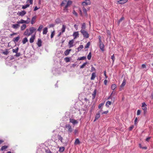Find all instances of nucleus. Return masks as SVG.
Instances as JSON below:
<instances>
[{"label":"nucleus","instance_id":"obj_1","mask_svg":"<svg viewBox=\"0 0 153 153\" xmlns=\"http://www.w3.org/2000/svg\"><path fill=\"white\" fill-rule=\"evenodd\" d=\"M80 32L83 35L84 37L86 38H88L89 37V34L85 30H81Z\"/></svg>","mask_w":153,"mask_h":153},{"label":"nucleus","instance_id":"obj_2","mask_svg":"<svg viewBox=\"0 0 153 153\" xmlns=\"http://www.w3.org/2000/svg\"><path fill=\"white\" fill-rule=\"evenodd\" d=\"M65 128L66 129H67V131L69 133H71L72 131L71 126L70 124H66L65 126Z\"/></svg>","mask_w":153,"mask_h":153},{"label":"nucleus","instance_id":"obj_3","mask_svg":"<svg viewBox=\"0 0 153 153\" xmlns=\"http://www.w3.org/2000/svg\"><path fill=\"white\" fill-rule=\"evenodd\" d=\"M72 2L71 1H68L67 2L66 5L65 6L64 8V10H67V8L68 7L70 6V5L72 4Z\"/></svg>","mask_w":153,"mask_h":153},{"label":"nucleus","instance_id":"obj_4","mask_svg":"<svg viewBox=\"0 0 153 153\" xmlns=\"http://www.w3.org/2000/svg\"><path fill=\"white\" fill-rule=\"evenodd\" d=\"M36 30V29L34 27H30V28L29 30L30 32V34L29 35H31L32 34L34 31H35Z\"/></svg>","mask_w":153,"mask_h":153},{"label":"nucleus","instance_id":"obj_5","mask_svg":"<svg viewBox=\"0 0 153 153\" xmlns=\"http://www.w3.org/2000/svg\"><path fill=\"white\" fill-rule=\"evenodd\" d=\"M35 34L34 35H33V36H32L30 38V43H32L33 42L34 40L35 39Z\"/></svg>","mask_w":153,"mask_h":153},{"label":"nucleus","instance_id":"obj_6","mask_svg":"<svg viewBox=\"0 0 153 153\" xmlns=\"http://www.w3.org/2000/svg\"><path fill=\"white\" fill-rule=\"evenodd\" d=\"M79 32L78 31L74 32L73 33V36L74 37V39H76V38L79 37Z\"/></svg>","mask_w":153,"mask_h":153},{"label":"nucleus","instance_id":"obj_7","mask_svg":"<svg viewBox=\"0 0 153 153\" xmlns=\"http://www.w3.org/2000/svg\"><path fill=\"white\" fill-rule=\"evenodd\" d=\"M70 122L73 123L74 125L78 123V122L77 120L73 119H70Z\"/></svg>","mask_w":153,"mask_h":153},{"label":"nucleus","instance_id":"obj_8","mask_svg":"<svg viewBox=\"0 0 153 153\" xmlns=\"http://www.w3.org/2000/svg\"><path fill=\"white\" fill-rule=\"evenodd\" d=\"M74 39L71 40L69 41L68 42V45H69V48H71L73 46V44L74 42Z\"/></svg>","mask_w":153,"mask_h":153},{"label":"nucleus","instance_id":"obj_9","mask_svg":"<svg viewBox=\"0 0 153 153\" xmlns=\"http://www.w3.org/2000/svg\"><path fill=\"white\" fill-rule=\"evenodd\" d=\"M99 45L100 49L102 51H105L104 45L103 43L100 44Z\"/></svg>","mask_w":153,"mask_h":153},{"label":"nucleus","instance_id":"obj_10","mask_svg":"<svg viewBox=\"0 0 153 153\" xmlns=\"http://www.w3.org/2000/svg\"><path fill=\"white\" fill-rule=\"evenodd\" d=\"M42 41L40 39H38L37 44L39 47H40L42 46Z\"/></svg>","mask_w":153,"mask_h":153},{"label":"nucleus","instance_id":"obj_11","mask_svg":"<svg viewBox=\"0 0 153 153\" xmlns=\"http://www.w3.org/2000/svg\"><path fill=\"white\" fill-rule=\"evenodd\" d=\"M36 18V16H34L32 17L31 22L32 24H33L35 22Z\"/></svg>","mask_w":153,"mask_h":153},{"label":"nucleus","instance_id":"obj_12","mask_svg":"<svg viewBox=\"0 0 153 153\" xmlns=\"http://www.w3.org/2000/svg\"><path fill=\"white\" fill-rule=\"evenodd\" d=\"M20 37L19 36H18L16 38H14L13 39V41L15 43H16L17 42L19 39H20Z\"/></svg>","mask_w":153,"mask_h":153},{"label":"nucleus","instance_id":"obj_13","mask_svg":"<svg viewBox=\"0 0 153 153\" xmlns=\"http://www.w3.org/2000/svg\"><path fill=\"white\" fill-rule=\"evenodd\" d=\"M100 117V114L99 113L97 114L95 116V119L94 120V122L96 120H97Z\"/></svg>","mask_w":153,"mask_h":153},{"label":"nucleus","instance_id":"obj_14","mask_svg":"<svg viewBox=\"0 0 153 153\" xmlns=\"http://www.w3.org/2000/svg\"><path fill=\"white\" fill-rule=\"evenodd\" d=\"M146 105L145 102L142 103V109H143L144 111V112L146 111Z\"/></svg>","mask_w":153,"mask_h":153},{"label":"nucleus","instance_id":"obj_15","mask_svg":"<svg viewBox=\"0 0 153 153\" xmlns=\"http://www.w3.org/2000/svg\"><path fill=\"white\" fill-rule=\"evenodd\" d=\"M128 1V0H120L118 1V2L120 4H123Z\"/></svg>","mask_w":153,"mask_h":153},{"label":"nucleus","instance_id":"obj_16","mask_svg":"<svg viewBox=\"0 0 153 153\" xmlns=\"http://www.w3.org/2000/svg\"><path fill=\"white\" fill-rule=\"evenodd\" d=\"M96 77V73L95 72H93L92 73V76L91 78V80H94Z\"/></svg>","mask_w":153,"mask_h":153},{"label":"nucleus","instance_id":"obj_17","mask_svg":"<svg viewBox=\"0 0 153 153\" xmlns=\"http://www.w3.org/2000/svg\"><path fill=\"white\" fill-rule=\"evenodd\" d=\"M29 30L28 29H26L24 35L25 36H30V35H29L30 34V32H29Z\"/></svg>","mask_w":153,"mask_h":153},{"label":"nucleus","instance_id":"obj_18","mask_svg":"<svg viewBox=\"0 0 153 153\" xmlns=\"http://www.w3.org/2000/svg\"><path fill=\"white\" fill-rule=\"evenodd\" d=\"M26 13V12L25 10L22 11L19 13V15L21 16H23L25 15Z\"/></svg>","mask_w":153,"mask_h":153},{"label":"nucleus","instance_id":"obj_19","mask_svg":"<svg viewBox=\"0 0 153 153\" xmlns=\"http://www.w3.org/2000/svg\"><path fill=\"white\" fill-rule=\"evenodd\" d=\"M71 51V49H67L64 52V54L65 56H67L69 53Z\"/></svg>","mask_w":153,"mask_h":153},{"label":"nucleus","instance_id":"obj_20","mask_svg":"<svg viewBox=\"0 0 153 153\" xmlns=\"http://www.w3.org/2000/svg\"><path fill=\"white\" fill-rule=\"evenodd\" d=\"M19 24H16L13 25L12 27L13 28L16 29L18 28L19 27Z\"/></svg>","mask_w":153,"mask_h":153},{"label":"nucleus","instance_id":"obj_21","mask_svg":"<svg viewBox=\"0 0 153 153\" xmlns=\"http://www.w3.org/2000/svg\"><path fill=\"white\" fill-rule=\"evenodd\" d=\"M126 84V80L125 79H124L123 80L120 85L121 88L123 87Z\"/></svg>","mask_w":153,"mask_h":153},{"label":"nucleus","instance_id":"obj_22","mask_svg":"<svg viewBox=\"0 0 153 153\" xmlns=\"http://www.w3.org/2000/svg\"><path fill=\"white\" fill-rule=\"evenodd\" d=\"M48 31V28L47 27H45L43 30V34H46Z\"/></svg>","mask_w":153,"mask_h":153},{"label":"nucleus","instance_id":"obj_23","mask_svg":"<svg viewBox=\"0 0 153 153\" xmlns=\"http://www.w3.org/2000/svg\"><path fill=\"white\" fill-rule=\"evenodd\" d=\"M66 29V26L64 25H63L62 26V27L61 29V32L62 33H63L65 31V30Z\"/></svg>","mask_w":153,"mask_h":153},{"label":"nucleus","instance_id":"obj_24","mask_svg":"<svg viewBox=\"0 0 153 153\" xmlns=\"http://www.w3.org/2000/svg\"><path fill=\"white\" fill-rule=\"evenodd\" d=\"M97 91L96 89H95L93 91V93L92 94V99H94L96 95V94Z\"/></svg>","mask_w":153,"mask_h":153},{"label":"nucleus","instance_id":"obj_25","mask_svg":"<svg viewBox=\"0 0 153 153\" xmlns=\"http://www.w3.org/2000/svg\"><path fill=\"white\" fill-rule=\"evenodd\" d=\"M82 10L83 11V13L85 14V15L86 16H88V14L86 10L84 7H82Z\"/></svg>","mask_w":153,"mask_h":153},{"label":"nucleus","instance_id":"obj_26","mask_svg":"<svg viewBox=\"0 0 153 153\" xmlns=\"http://www.w3.org/2000/svg\"><path fill=\"white\" fill-rule=\"evenodd\" d=\"M28 41V39L27 38L25 37L24 38L22 41V42L23 44H25Z\"/></svg>","mask_w":153,"mask_h":153},{"label":"nucleus","instance_id":"obj_27","mask_svg":"<svg viewBox=\"0 0 153 153\" xmlns=\"http://www.w3.org/2000/svg\"><path fill=\"white\" fill-rule=\"evenodd\" d=\"M9 53V52L7 49H6L4 51L2 52V53L5 55H7Z\"/></svg>","mask_w":153,"mask_h":153},{"label":"nucleus","instance_id":"obj_28","mask_svg":"<svg viewBox=\"0 0 153 153\" xmlns=\"http://www.w3.org/2000/svg\"><path fill=\"white\" fill-rule=\"evenodd\" d=\"M26 25L25 24H23L21 27V30H25L26 27Z\"/></svg>","mask_w":153,"mask_h":153},{"label":"nucleus","instance_id":"obj_29","mask_svg":"<svg viewBox=\"0 0 153 153\" xmlns=\"http://www.w3.org/2000/svg\"><path fill=\"white\" fill-rule=\"evenodd\" d=\"M18 24H23L25 23V20L23 19H21L20 21H18L17 22Z\"/></svg>","mask_w":153,"mask_h":153},{"label":"nucleus","instance_id":"obj_30","mask_svg":"<svg viewBox=\"0 0 153 153\" xmlns=\"http://www.w3.org/2000/svg\"><path fill=\"white\" fill-rule=\"evenodd\" d=\"M111 104V102L110 101H108L106 102V103L105 104V106L106 107H109V105Z\"/></svg>","mask_w":153,"mask_h":153},{"label":"nucleus","instance_id":"obj_31","mask_svg":"<svg viewBox=\"0 0 153 153\" xmlns=\"http://www.w3.org/2000/svg\"><path fill=\"white\" fill-rule=\"evenodd\" d=\"M83 48V45H80L77 48L78 51H79L81 50Z\"/></svg>","mask_w":153,"mask_h":153},{"label":"nucleus","instance_id":"obj_32","mask_svg":"<svg viewBox=\"0 0 153 153\" xmlns=\"http://www.w3.org/2000/svg\"><path fill=\"white\" fill-rule=\"evenodd\" d=\"M58 138V139L60 140L61 142H62V140H63V138L62 137L59 135H58L57 136Z\"/></svg>","mask_w":153,"mask_h":153},{"label":"nucleus","instance_id":"obj_33","mask_svg":"<svg viewBox=\"0 0 153 153\" xmlns=\"http://www.w3.org/2000/svg\"><path fill=\"white\" fill-rule=\"evenodd\" d=\"M81 30H85L86 29L85 24V23H83L82 25Z\"/></svg>","mask_w":153,"mask_h":153},{"label":"nucleus","instance_id":"obj_34","mask_svg":"<svg viewBox=\"0 0 153 153\" xmlns=\"http://www.w3.org/2000/svg\"><path fill=\"white\" fill-rule=\"evenodd\" d=\"M29 6H30V4H27L25 5L22 6V8L23 9H25L26 8L28 7Z\"/></svg>","mask_w":153,"mask_h":153},{"label":"nucleus","instance_id":"obj_35","mask_svg":"<svg viewBox=\"0 0 153 153\" xmlns=\"http://www.w3.org/2000/svg\"><path fill=\"white\" fill-rule=\"evenodd\" d=\"M29 6H30V4H27L25 5L22 6V8L23 9H25L26 8L28 7Z\"/></svg>","mask_w":153,"mask_h":153},{"label":"nucleus","instance_id":"obj_36","mask_svg":"<svg viewBox=\"0 0 153 153\" xmlns=\"http://www.w3.org/2000/svg\"><path fill=\"white\" fill-rule=\"evenodd\" d=\"M65 149V148L64 147H61L59 148V152H63Z\"/></svg>","mask_w":153,"mask_h":153},{"label":"nucleus","instance_id":"obj_37","mask_svg":"<svg viewBox=\"0 0 153 153\" xmlns=\"http://www.w3.org/2000/svg\"><path fill=\"white\" fill-rule=\"evenodd\" d=\"M19 49V48L17 47L15 49H12V51L13 53H17Z\"/></svg>","mask_w":153,"mask_h":153},{"label":"nucleus","instance_id":"obj_38","mask_svg":"<svg viewBox=\"0 0 153 153\" xmlns=\"http://www.w3.org/2000/svg\"><path fill=\"white\" fill-rule=\"evenodd\" d=\"M116 85L115 84H113L111 86V88L112 90H114L116 88Z\"/></svg>","mask_w":153,"mask_h":153},{"label":"nucleus","instance_id":"obj_39","mask_svg":"<svg viewBox=\"0 0 153 153\" xmlns=\"http://www.w3.org/2000/svg\"><path fill=\"white\" fill-rule=\"evenodd\" d=\"M80 143V141L78 139H76L75 142V144L76 145Z\"/></svg>","mask_w":153,"mask_h":153},{"label":"nucleus","instance_id":"obj_40","mask_svg":"<svg viewBox=\"0 0 153 153\" xmlns=\"http://www.w3.org/2000/svg\"><path fill=\"white\" fill-rule=\"evenodd\" d=\"M43 28V26L42 25H40L39 26V27L37 29V30L39 31L40 32Z\"/></svg>","mask_w":153,"mask_h":153},{"label":"nucleus","instance_id":"obj_41","mask_svg":"<svg viewBox=\"0 0 153 153\" xmlns=\"http://www.w3.org/2000/svg\"><path fill=\"white\" fill-rule=\"evenodd\" d=\"M91 53L90 52L88 55L87 56V58L88 60H90L91 59Z\"/></svg>","mask_w":153,"mask_h":153},{"label":"nucleus","instance_id":"obj_42","mask_svg":"<svg viewBox=\"0 0 153 153\" xmlns=\"http://www.w3.org/2000/svg\"><path fill=\"white\" fill-rule=\"evenodd\" d=\"M7 146H2L1 149V150L2 151L4 150L5 149H6L7 148Z\"/></svg>","mask_w":153,"mask_h":153},{"label":"nucleus","instance_id":"obj_43","mask_svg":"<svg viewBox=\"0 0 153 153\" xmlns=\"http://www.w3.org/2000/svg\"><path fill=\"white\" fill-rule=\"evenodd\" d=\"M55 34V31L54 30L53 32H52L51 33V38H52L53 37V36Z\"/></svg>","mask_w":153,"mask_h":153},{"label":"nucleus","instance_id":"obj_44","mask_svg":"<svg viewBox=\"0 0 153 153\" xmlns=\"http://www.w3.org/2000/svg\"><path fill=\"white\" fill-rule=\"evenodd\" d=\"M67 2V1L66 0L63 1L61 3L60 5L61 6H63L64 4H65Z\"/></svg>","mask_w":153,"mask_h":153},{"label":"nucleus","instance_id":"obj_45","mask_svg":"<svg viewBox=\"0 0 153 153\" xmlns=\"http://www.w3.org/2000/svg\"><path fill=\"white\" fill-rule=\"evenodd\" d=\"M87 64V62H85L83 63L82 65H81L80 67V68H83Z\"/></svg>","mask_w":153,"mask_h":153},{"label":"nucleus","instance_id":"obj_46","mask_svg":"<svg viewBox=\"0 0 153 153\" xmlns=\"http://www.w3.org/2000/svg\"><path fill=\"white\" fill-rule=\"evenodd\" d=\"M111 59L112 60L113 63H114L115 59V58L114 54H113L112 56H111Z\"/></svg>","mask_w":153,"mask_h":153},{"label":"nucleus","instance_id":"obj_47","mask_svg":"<svg viewBox=\"0 0 153 153\" xmlns=\"http://www.w3.org/2000/svg\"><path fill=\"white\" fill-rule=\"evenodd\" d=\"M61 21L60 19H57L55 20V22L56 24H59L60 22Z\"/></svg>","mask_w":153,"mask_h":153},{"label":"nucleus","instance_id":"obj_48","mask_svg":"<svg viewBox=\"0 0 153 153\" xmlns=\"http://www.w3.org/2000/svg\"><path fill=\"white\" fill-rule=\"evenodd\" d=\"M101 37L100 36H98V39L99 40V43L101 44L102 43H103L102 42V40H101Z\"/></svg>","mask_w":153,"mask_h":153},{"label":"nucleus","instance_id":"obj_49","mask_svg":"<svg viewBox=\"0 0 153 153\" xmlns=\"http://www.w3.org/2000/svg\"><path fill=\"white\" fill-rule=\"evenodd\" d=\"M30 19L27 18L26 20H25V23L28 24L30 23Z\"/></svg>","mask_w":153,"mask_h":153},{"label":"nucleus","instance_id":"obj_50","mask_svg":"<svg viewBox=\"0 0 153 153\" xmlns=\"http://www.w3.org/2000/svg\"><path fill=\"white\" fill-rule=\"evenodd\" d=\"M90 45V42H88L87 44L85 46V48H88L89 47Z\"/></svg>","mask_w":153,"mask_h":153},{"label":"nucleus","instance_id":"obj_51","mask_svg":"<svg viewBox=\"0 0 153 153\" xmlns=\"http://www.w3.org/2000/svg\"><path fill=\"white\" fill-rule=\"evenodd\" d=\"M96 71L95 68L93 66V65H92L91 71L92 72L93 71Z\"/></svg>","mask_w":153,"mask_h":153},{"label":"nucleus","instance_id":"obj_52","mask_svg":"<svg viewBox=\"0 0 153 153\" xmlns=\"http://www.w3.org/2000/svg\"><path fill=\"white\" fill-rule=\"evenodd\" d=\"M86 59V57L85 56H82L80 58H79L78 59L79 60H84Z\"/></svg>","mask_w":153,"mask_h":153},{"label":"nucleus","instance_id":"obj_53","mask_svg":"<svg viewBox=\"0 0 153 153\" xmlns=\"http://www.w3.org/2000/svg\"><path fill=\"white\" fill-rule=\"evenodd\" d=\"M84 2H85L88 4H91V2L89 0H85V1Z\"/></svg>","mask_w":153,"mask_h":153},{"label":"nucleus","instance_id":"obj_54","mask_svg":"<svg viewBox=\"0 0 153 153\" xmlns=\"http://www.w3.org/2000/svg\"><path fill=\"white\" fill-rule=\"evenodd\" d=\"M65 59L66 62H68L70 61V59L68 57H66L65 58Z\"/></svg>","mask_w":153,"mask_h":153},{"label":"nucleus","instance_id":"obj_55","mask_svg":"<svg viewBox=\"0 0 153 153\" xmlns=\"http://www.w3.org/2000/svg\"><path fill=\"white\" fill-rule=\"evenodd\" d=\"M124 19V17H122L118 21V23L119 24L120 22L122 21V20H123Z\"/></svg>","mask_w":153,"mask_h":153},{"label":"nucleus","instance_id":"obj_56","mask_svg":"<svg viewBox=\"0 0 153 153\" xmlns=\"http://www.w3.org/2000/svg\"><path fill=\"white\" fill-rule=\"evenodd\" d=\"M16 54L15 55V56L16 57H19L20 55V53H16Z\"/></svg>","mask_w":153,"mask_h":153},{"label":"nucleus","instance_id":"obj_57","mask_svg":"<svg viewBox=\"0 0 153 153\" xmlns=\"http://www.w3.org/2000/svg\"><path fill=\"white\" fill-rule=\"evenodd\" d=\"M29 2L30 4H32L33 2V0H27V2Z\"/></svg>","mask_w":153,"mask_h":153},{"label":"nucleus","instance_id":"obj_58","mask_svg":"<svg viewBox=\"0 0 153 153\" xmlns=\"http://www.w3.org/2000/svg\"><path fill=\"white\" fill-rule=\"evenodd\" d=\"M73 14L74 15L76 16H78V14L77 13L75 12V11L74 10L73 12Z\"/></svg>","mask_w":153,"mask_h":153},{"label":"nucleus","instance_id":"obj_59","mask_svg":"<svg viewBox=\"0 0 153 153\" xmlns=\"http://www.w3.org/2000/svg\"><path fill=\"white\" fill-rule=\"evenodd\" d=\"M141 111L140 110H138L137 112V115H139L140 114Z\"/></svg>","mask_w":153,"mask_h":153},{"label":"nucleus","instance_id":"obj_60","mask_svg":"<svg viewBox=\"0 0 153 153\" xmlns=\"http://www.w3.org/2000/svg\"><path fill=\"white\" fill-rule=\"evenodd\" d=\"M134 126H133V125L129 127V130L130 131H131L133 129V128H134Z\"/></svg>","mask_w":153,"mask_h":153},{"label":"nucleus","instance_id":"obj_61","mask_svg":"<svg viewBox=\"0 0 153 153\" xmlns=\"http://www.w3.org/2000/svg\"><path fill=\"white\" fill-rule=\"evenodd\" d=\"M103 103L100 104L98 106V108H100L103 105Z\"/></svg>","mask_w":153,"mask_h":153},{"label":"nucleus","instance_id":"obj_62","mask_svg":"<svg viewBox=\"0 0 153 153\" xmlns=\"http://www.w3.org/2000/svg\"><path fill=\"white\" fill-rule=\"evenodd\" d=\"M108 112V110L107 111H104L102 113V114H107Z\"/></svg>","mask_w":153,"mask_h":153},{"label":"nucleus","instance_id":"obj_63","mask_svg":"<svg viewBox=\"0 0 153 153\" xmlns=\"http://www.w3.org/2000/svg\"><path fill=\"white\" fill-rule=\"evenodd\" d=\"M74 27L75 28L76 30H77L78 29V27L77 25H74Z\"/></svg>","mask_w":153,"mask_h":153},{"label":"nucleus","instance_id":"obj_64","mask_svg":"<svg viewBox=\"0 0 153 153\" xmlns=\"http://www.w3.org/2000/svg\"><path fill=\"white\" fill-rule=\"evenodd\" d=\"M151 97L152 99L153 100V91L152 92V93Z\"/></svg>","mask_w":153,"mask_h":153}]
</instances>
